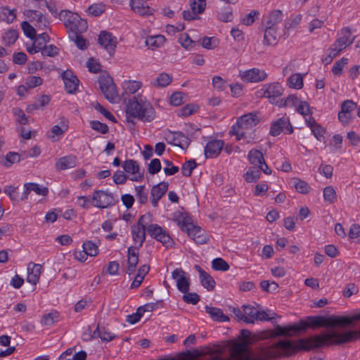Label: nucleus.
I'll return each instance as SVG.
<instances>
[{"instance_id": "2f4dec72", "label": "nucleus", "mask_w": 360, "mask_h": 360, "mask_svg": "<svg viewBox=\"0 0 360 360\" xmlns=\"http://www.w3.org/2000/svg\"><path fill=\"white\" fill-rule=\"evenodd\" d=\"M290 184L295 187V190L302 194H307L310 191V186L309 184L299 179V178H293L292 179Z\"/></svg>"}, {"instance_id": "473e14b6", "label": "nucleus", "mask_w": 360, "mask_h": 360, "mask_svg": "<svg viewBox=\"0 0 360 360\" xmlns=\"http://www.w3.org/2000/svg\"><path fill=\"white\" fill-rule=\"evenodd\" d=\"M248 158L250 162L256 167L262 164V162L264 160L262 153L255 149H252L249 151Z\"/></svg>"}, {"instance_id": "8fccbe9b", "label": "nucleus", "mask_w": 360, "mask_h": 360, "mask_svg": "<svg viewBox=\"0 0 360 360\" xmlns=\"http://www.w3.org/2000/svg\"><path fill=\"white\" fill-rule=\"evenodd\" d=\"M21 28L27 37L34 39L37 37L35 28H34L27 21H22L21 22Z\"/></svg>"}, {"instance_id": "774afa93", "label": "nucleus", "mask_w": 360, "mask_h": 360, "mask_svg": "<svg viewBox=\"0 0 360 360\" xmlns=\"http://www.w3.org/2000/svg\"><path fill=\"white\" fill-rule=\"evenodd\" d=\"M148 172L154 175L161 170V163L159 159H153L148 167Z\"/></svg>"}, {"instance_id": "7ed1b4c3", "label": "nucleus", "mask_w": 360, "mask_h": 360, "mask_svg": "<svg viewBox=\"0 0 360 360\" xmlns=\"http://www.w3.org/2000/svg\"><path fill=\"white\" fill-rule=\"evenodd\" d=\"M174 221L182 231L186 232L197 244L202 245L207 243L209 238L205 231L193 223V220L187 212H175Z\"/></svg>"}, {"instance_id": "aec40b11", "label": "nucleus", "mask_w": 360, "mask_h": 360, "mask_svg": "<svg viewBox=\"0 0 360 360\" xmlns=\"http://www.w3.org/2000/svg\"><path fill=\"white\" fill-rule=\"evenodd\" d=\"M41 269V264L30 262L27 265V281L35 285L39 282Z\"/></svg>"}, {"instance_id": "c9c22d12", "label": "nucleus", "mask_w": 360, "mask_h": 360, "mask_svg": "<svg viewBox=\"0 0 360 360\" xmlns=\"http://www.w3.org/2000/svg\"><path fill=\"white\" fill-rule=\"evenodd\" d=\"M139 247L131 246L127 250V264L137 266L139 262Z\"/></svg>"}, {"instance_id": "3c124183", "label": "nucleus", "mask_w": 360, "mask_h": 360, "mask_svg": "<svg viewBox=\"0 0 360 360\" xmlns=\"http://www.w3.org/2000/svg\"><path fill=\"white\" fill-rule=\"evenodd\" d=\"M82 248L86 255L96 256L98 254V249L97 245L90 240L84 242Z\"/></svg>"}, {"instance_id": "412c9836", "label": "nucleus", "mask_w": 360, "mask_h": 360, "mask_svg": "<svg viewBox=\"0 0 360 360\" xmlns=\"http://www.w3.org/2000/svg\"><path fill=\"white\" fill-rule=\"evenodd\" d=\"M257 116L252 112L245 114L237 120L236 125L241 129H248L257 124Z\"/></svg>"}, {"instance_id": "338daca9", "label": "nucleus", "mask_w": 360, "mask_h": 360, "mask_svg": "<svg viewBox=\"0 0 360 360\" xmlns=\"http://www.w3.org/2000/svg\"><path fill=\"white\" fill-rule=\"evenodd\" d=\"M179 41L181 46L186 49H191L192 46L195 45V41H193L189 35L186 33L181 34Z\"/></svg>"}, {"instance_id": "5fc2aeb1", "label": "nucleus", "mask_w": 360, "mask_h": 360, "mask_svg": "<svg viewBox=\"0 0 360 360\" xmlns=\"http://www.w3.org/2000/svg\"><path fill=\"white\" fill-rule=\"evenodd\" d=\"M105 11V6L102 4H94L89 6L86 12L93 16H99Z\"/></svg>"}, {"instance_id": "9d476101", "label": "nucleus", "mask_w": 360, "mask_h": 360, "mask_svg": "<svg viewBox=\"0 0 360 360\" xmlns=\"http://www.w3.org/2000/svg\"><path fill=\"white\" fill-rule=\"evenodd\" d=\"M299 332L304 331L307 328H310L316 329L320 327L328 328V317L322 316H310L306 320H301L297 324Z\"/></svg>"}, {"instance_id": "4468645a", "label": "nucleus", "mask_w": 360, "mask_h": 360, "mask_svg": "<svg viewBox=\"0 0 360 360\" xmlns=\"http://www.w3.org/2000/svg\"><path fill=\"white\" fill-rule=\"evenodd\" d=\"M61 77L64 82L66 91L68 94L75 93L78 89L79 80L72 71L70 70L63 71Z\"/></svg>"}, {"instance_id": "bf43d9fd", "label": "nucleus", "mask_w": 360, "mask_h": 360, "mask_svg": "<svg viewBox=\"0 0 360 360\" xmlns=\"http://www.w3.org/2000/svg\"><path fill=\"white\" fill-rule=\"evenodd\" d=\"M323 198L326 201L330 203L333 202L336 200V193L333 186H328L323 189Z\"/></svg>"}, {"instance_id": "bb28decb", "label": "nucleus", "mask_w": 360, "mask_h": 360, "mask_svg": "<svg viewBox=\"0 0 360 360\" xmlns=\"http://www.w3.org/2000/svg\"><path fill=\"white\" fill-rule=\"evenodd\" d=\"M76 157L74 155H68L59 158L56 164L58 169L65 170L72 168L76 166Z\"/></svg>"}, {"instance_id": "a19ab883", "label": "nucleus", "mask_w": 360, "mask_h": 360, "mask_svg": "<svg viewBox=\"0 0 360 360\" xmlns=\"http://www.w3.org/2000/svg\"><path fill=\"white\" fill-rule=\"evenodd\" d=\"M58 53L59 49L56 46L53 44L46 45L42 44L41 50V54L42 56L55 57L58 56Z\"/></svg>"}, {"instance_id": "a878e982", "label": "nucleus", "mask_w": 360, "mask_h": 360, "mask_svg": "<svg viewBox=\"0 0 360 360\" xmlns=\"http://www.w3.org/2000/svg\"><path fill=\"white\" fill-rule=\"evenodd\" d=\"M299 333V328L297 324L290 325L289 326H281L276 325L275 326L274 336H291L292 334Z\"/></svg>"}, {"instance_id": "e2e57ef3", "label": "nucleus", "mask_w": 360, "mask_h": 360, "mask_svg": "<svg viewBox=\"0 0 360 360\" xmlns=\"http://www.w3.org/2000/svg\"><path fill=\"white\" fill-rule=\"evenodd\" d=\"M43 79L38 76H29L27 77L25 84L28 89H33L34 87L41 85Z\"/></svg>"}, {"instance_id": "a211bd4d", "label": "nucleus", "mask_w": 360, "mask_h": 360, "mask_svg": "<svg viewBox=\"0 0 360 360\" xmlns=\"http://www.w3.org/2000/svg\"><path fill=\"white\" fill-rule=\"evenodd\" d=\"M167 140L169 143L186 149L191 142L190 139L181 131H174L168 135Z\"/></svg>"}, {"instance_id": "49530a36", "label": "nucleus", "mask_w": 360, "mask_h": 360, "mask_svg": "<svg viewBox=\"0 0 360 360\" xmlns=\"http://www.w3.org/2000/svg\"><path fill=\"white\" fill-rule=\"evenodd\" d=\"M212 267L215 271H226L230 268L229 264L222 258H215L212 262Z\"/></svg>"}, {"instance_id": "4be33fe9", "label": "nucleus", "mask_w": 360, "mask_h": 360, "mask_svg": "<svg viewBox=\"0 0 360 360\" xmlns=\"http://www.w3.org/2000/svg\"><path fill=\"white\" fill-rule=\"evenodd\" d=\"M129 5L131 10L140 15L146 16L153 14L151 8L143 0H130Z\"/></svg>"}, {"instance_id": "7c9ffc66", "label": "nucleus", "mask_w": 360, "mask_h": 360, "mask_svg": "<svg viewBox=\"0 0 360 360\" xmlns=\"http://www.w3.org/2000/svg\"><path fill=\"white\" fill-rule=\"evenodd\" d=\"M267 311H269V309L266 311L260 310L258 308L255 311L254 315L251 317V319H252V322L251 323H254L255 321H269L271 323H274V319H275L276 314L273 313V316H269V314L267 313Z\"/></svg>"}, {"instance_id": "1a4fd4ad", "label": "nucleus", "mask_w": 360, "mask_h": 360, "mask_svg": "<svg viewBox=\"0 0 360 360\" xmlns=\"http://www.w3.org/2000/svg\"><path fill=\"white\" fill-rule=\"evenodd\" d=\"M92 200L94 206L104 209L115 205L118 200H116L113 193L103 190L95 191L93 193Z\"/></svg>"}, {"instance_id": "4d7b16f0", "label": "nucleus", "mask_w": 360, "mask_h": 360, "mask_svg": "<svg viewBox=\"0 0 360 360\" xmlns=\"http://www.w3.org/2000/svg\"><path fill=\"white\" fill-rule=\"evenodd\" d=\"M142 86L141 82L137 81H129L124 84V89L127 94H135Z\"/></svg>"}, {"instance_id": "f257e3e1", "label": "nucleus", "mask_w": 360, "mask_h": 360, "mask_svg": "<svg viewBox=\"0 0 360 360\" xmlns=\"http://www.w3.org/2000/svg\"><path fill=\"white\" fill-rule=\"evenodd\" d=\"M358 336H360V330H349L340 333L333 330L321 335L299 339L297 342L283 340L275 344L264 342L262 345V347L269 346L272 349V355L269 358L270 359L276 356L277 351L280 352L283 356H290L301 349L310 351L324 346L340 345L347 343L356 340Z\"/></svg>"}, {"instance_id": "f3484780", "label": "nucleus", "mask_w": 360, "mask_h": 360, "mask_svg": "<svg viewBox=\"0 0 360 360\" xmlns=\"http://www.w3.org/2000/svg\"><path fill=\"white\" fill-rule=\"evenodd\" d=\"M58 18L64 22L65 27L71 31L74 30L76 22L79 20V15L77 13H72L68 10L60 11Z\"/></svg>"}, {"instance_id": "cd10ccee", "label": "nucleus", "mask_w": 360, "mask_h": 360, "mask_svg": "<svg viewBox=\"0 0 360 360\" xmlns=\"http://www.w3.org/2000/svg\"><path fill=\"white\" fill-rule=\"evenodd\" d=\"M22 153L8 152L6 156L0 157V164L5 167H10L15 162L21 161Z\"/></svg>"}, {"instance_id": "6e6d98bb", "label": "nucleus", "mask_w": 360, "mask_h": 360, "mask_svg": "<svg viewBox=\"0 0 360 360\" xmlns=\"http://www.w3.org/2000/svg\"><path fill=\"white\" fill-rule=\"evenodd\" d=\"M206 6L205 0H191L190 7L191 11H197L198 13H202Z\"/></svg>"}, {"instance_id": "0e129e2a", "label": "nucleus", "mask_w": 360, "mask_h": 360, "mask_svg": "<svg viewBox=\"0 0 360 360\" xmlns=\"http://www.w3.org/2000/svg\"><path fill=\"white\" fill-rule=\"evenodd\" d=\"M27 185L30 186V191H34L38 195L46 196L49 193L47 187H41L38 184L27 183Z\"/></svg>"}, {"instance_id": "c03bdc74", "label": "nucleus", "mask_w": 360, "mask_h": 360, "mask_svg": "<svg viewBox=\"0 0 360 360\" xmlns=\"http://www.w3.org/2000/svg\"><path fill=\"white\" fill-rule=\"evenodd\" d=\"M348 59L342 58L341 59L335 62L333 68L332 72L334 75L340 76L342 74L344 68L348 64Z\"/></svg>"}, {"instance_id": "2eb2a0df", "label": "nucleus", "mask_w": 360, "mask_h": 360, "mask_svg": "<svg viewBox=\"0 0 360 360\" xmlns=\"http://www.w3.org/2000/svg\"><path fill=\"white\" fill-rule=\"evenodd\" d=\"M185 274L186 272L181 269H176L172 273V278L176 281L177 289L183 293L188 292L190 287L189 278Z\"/></svg>"}, {"instance_id": "423d86ee", "label": "nucleus", "mask_w": 360, "mask_h": 360, "mask_svg": "<svg viewBox=\"0 0 360 360\" xmlns=\"http://www.w3.org/2000/svg\"><path fill=\"white\" fill-rule=\"evenodd\" d=\"M356 321H360V312L356 314L353 316H330L328 317V328H331V329L328 330L326 333H329L330 331L335 329L334 328H344L348 326L354 325V322ZM338 333V330H336ZM326 332H322L318 335H321ZM340 333H342L340 332Z\"/></svg>"}, {"instance_id": "a18cd8bd", "label": "nucleus", "mask_w": 360, "mask_h": 360, "mask_svg": "<svg viewBox=\"0 0 360 360\" xmlns=\"http://www.w3.org/2000/svg\"><path fill=\"white\" fill-rule=\"evenodd\" d=\"M18 38V32L15 30H9L4 33L3 41L6 46L13 44Z\"/></svg>"}, {"instance_id": "680f3d73", "label": "nucleus", "mask_w": 360, "mask_h": 360, "mask_svg": "<svg viewBox=\"0 0 360 360\" xmlns=\"http://www.w3.org/2000/svg\"><path fill=\"white\" fill-rule=\"evenodd\" d=\"M298 103V98L295 95H289L284 101L281 99L278 104V107L295 106Z\"/></svg>"}, {"instance_id": "79ce46f5", "label": "nucleus", "mask_w": 360, "mask_h": 360, "mask_svg": "<svg viewBox=\"0 0 360 360\" xmlns=\"http://www.w3.org/2000/svg\"><path fill=\"white\" fill-rule=\"evenodd\" d=\"M288 83L290 87L296 89H302L303 86V78L301 74L297 73L292 75L288 79Z\"/></svg>"}, {"instance_id": "de8ad7c7", "label": "nucleus", "mask_w": 360, "mask_h": 360, "mask_svg": "<svg viewBox=\"0 0 360 360\" xmlns=\"http://www.w3.org/2000/svg\"><path fill=\"white\" fill-rule=\"evenodd\" d=\"M202 285L207 290H212L215 288L216 283L213 278L208 274L200 277Z\"/></svg>"}, {"instance_id": "ea45409f", "label": "nucleus", "mask_w": 360, "mask_h": 360, "mask_svg": "<svg viewBox=\"0 0 360 360\" xmlns=\"http://www.w3.org/2000/svg\"><path fill=\"white\" fill-rule=\"evenodd\" d=\"M283 13L281 10H275L268 15L266 22L267 26L275 27V25L282 20Z\"/></svg>"}, {"instance_id": "dca6fc26", "label": "nucleus", "mask_w": 360, "mask_h": 360, "mask_svg": "<svg viewBox=\"0 0 360 360\" xmlns=\"http://www.w3.org/2000/svg\"><path fill=\"white\" fill-rule=\"evenodd\" d=\"M98 44L104 46L105 49L111 54L115 51L117 46V39L112 33L107 31H101L98 38Z\"/></svg>"}, {"instance_id": "052dcab7", "label": "nucleus", "mask_w": 360, "mask_h": 360, "mask_svg": "<svg viewBox=\"0 0 360 360\" xmlns=\"http://www.w3.org/2000/svg\"><path fill=\"white\" fill-rule=\"evenodd\" d=\"M90 126L94 130H96L103 134H107L109 131L108 126L106 124L102 123L99 121H91Z\"/></svg>"}, {"instance_id": "ddd939ff", "label": "nucleus", "mask_w": 360, "mask_h": 360, "mask_svg": "<svg viewBox=\"0 0 360 360\" xmlns=\"http://www.w3.org/2000/svg\"><path fill=\"white\" fill-rule=\"evenodd\" d=\"M241 79L245 82H259L267 77V74L264 70L252 68L240 72Z\"/></svg>"}, {"instance_id": "f03ea898", "label": "nucleus", "mask_w": 360, "mask_h": 360, "mask_svg": "<svg viewBox=\"0 0 360 360\" xmlns=\"http://www.w3.org/2000/svg\"><path fill=\"white\" fill-rule=\"evenodd\" d=\"M126 113L127 115L126 121L130 128L135 125L134 121L131 117L137 118L144 122H151L155 117V112L153 106L148 103L142 102L141 99L138 101L135 96L129 101L126 107Z\"/></svg>"}, {"instance_id": "37998d69", "label": "nucleus", "mask_w": 360, "mask_h": 360, "mask_svg": "<svg viewBox=\"0 0 360 360\" xmlns=\"http://www.w3.org/2000/svg\"><path fill=\"white\" fill-rule=\"evenodd\" d=\"M197 163L195 160L186 161L181 166V174L184 176H191L193 170L196 168Z\"/></svg>"}, {"instance_id": "c756f323", "label": "nucleus", "mask_w": 360, "mask_h": 360, "mask_svg": "<svg viewBox=\"0 0 360 360\" xmlns=\"http://www.w3.org/2000/svg\"><path fill=\"white\" fill-rule=\"evenodd\" d=\"M277 42L276 28L274 27L267 26L264 35V43L268 46H274L276 45Z\"/></svg>"}, {"instance_id": "4c0bfd02", "label": "nucleus", "mask_w": 360, "mask_h": 360, "mask_svg": "<svg viewBox=\"0 0 360 360\" xmlns=\"http://www.w3.org/2000/svg\"><path fill=\"white\" fill-rule=\"evenodd\" d=\"M172 81V77L169 75L162 72L159 74L157 79L153 82V84L157 87H165Z\"/></svg>"}, {"instance_id": "09e8293b", "label": "nucleus", "mask_w": 360, "mask_h": 360, "mask_svg": "<svg viewBox=\"0 0 360 360\" xmlns=\"http://www.w3.org/2000/svg\"><path fill=\"white\" fill-rule=\"evenodd\" d=\"M58 313L57 311H51L43 316L41 323L45 326H51L58 321Z\"/></svg>"}, {"instance_id": "c85d7f7f", "label": "nucleus", "mask_w": 360, "mask_h": 360, "mask_svg": "<svg viewBox=\"0 0 360 360\" xmlns=\"http://www.w3.org/2000/svg\"><path fill=\"white\" fill-rule=\"evenodd\" d=\"M169 184L165 181H162L158 184L153 186L150 190V197H155L160 200L166 193Z\"/></svg>"}, {"instance_id": "6e6552de", "label": "nucleus", "mask_w": 360, "mask_h": 360, "mask_svg": "<svg viewBox=\"0 0 360 360\" xmlns=\"http://www.w3.org/2000/svg\"><path fill=\"white\" fill-rule=\"evenodd\" d=\"M147 232L151 238L160 242L166 248L172 247L174 244L173 239L168 232L158 224H149L147 226Z\"/></svg>"}, {"instance_id": "39448f33", "label": "nucleus", "mask_w": 360, "mask_h": 360, "mask_svg": "<svg viewBox=\"0 0 360 360\" xmlns=\"http://www.w3.org/2000/svg\"><path fill=\"white\" fill-rule=\"evenodd\" d=\"M152 221L153 216L150 213L148 212L139 217L137 221V226H131L132 238L135 243L139 242V248L143 245L146 240L147 226L149 224L152 223Z\"/></svg>"}, {"instance_id": "69168bd1", "label": "nucleus", "mask_w": 360, "mask_h": 360, "mask_svg": "<svg viewBox=\"0 0 360 360\" xmlns=\"http://www.w3.org/2000/svg\"><path fill=\"white\" fill-rule=\"evenodd\" d=\"M182 297L183 300L187 304H197L200 301V296L195 292H186L184 293Z\"/></svg>"}, {"instance_id": "13d9d810", "label": "nucleus", "mask_w": 360, "mask_h": 360, "mask_svg": "<svg viewBox=\"0 0 360 360\" xmlns=\"http://www.w3.org/2000/svg\"><path fill=\"white\" fill-rule=\"evenodd\" d=\"M145 186L135 187L136 195L140 204H145L148 201V193L144 191Z\"/></svg>"}, {"instance_id": "6ab92c4d", "label": "nucleus", "mask_w": 360, "mask_h": 360, "mask_svg": "<svg viewBox=\"0 0 360 360\" xmlns=\"http://www.w3.org/2000/svg\"><path fill=\"white\" fill-rule=\"evenodd\" d=\"M222 140L214 139L210 141L205 146L204 154L206 158H214L219 155L224 147Z\"/></svg>"}, {"instance_id": "5701e85b", "label": "nucleus", "mask_w": 360, "mask_h": 360, "mask_svg": "<svg viewBox=\"0 0 360 360\" xmlns=\"http://www.w3.org/2000/svg\"><path fill=\"white\" fill-rule=\"evenodd\" d=\"M60 126L54 125L51 129V135H49V139H51L53 141H58V139H56V136H60L63 135L65 131L68 129V120L64 117H60Z\"/></svg>"}, {"instance_id": "72a5a7b5", "label": "nucleus", "mask_w": 360, "mask_h": 360, "mask_svg": "<svg viewBox=\"0 0 360 360\" xmlns=\"http://www.w3.org/2000/svg\"><path fill=\"white\" fill-rule=\"evenodd\" d=\"M98 336L103 341L109 342L115 338L116 335L107 330L105 328H100L99 326H97L96 329L94 332V337Z\"/></svg>"}, {"instance_id": "864d4df0", "label": "nucleus", "mask_w": 360, "mask_h": 360, "mask_svg": "<svg viewBox=\"0 0 360 360\" xmlns=\"http://www.w3.org/2000/svg\"><path fill=\"white\" fill-rule=\"evenodd\" d=\"M94 108L101 113L108 120L116 122V119L115 116L108 110H107L103 105H101L99 103L96 102L93 103Z\"/></svg>"}, {"instance_id": "f704fd0d", "label": "nucleus", "mask_w": 360, "mask_h": 360, "mask_svg": "<svg viewBox=\"0 0 360 360\" xmlns=\"http://www.w3.org/2000/svg\"><path fill=\"white\" fill-rule=\"evenodd\" d=\"M16 18V10L10 9L8 6L4 7L0 12V19L8 23H11Z\"/></svg>"}, {"instance_id": "f8f14e48", "label": "nucleus", "mask_w": 360, "mask_h": 360, "mask_svg": "<svg viewBox=\"0 0 360 360\" xmlns=\"http://www.w3.org/2000/svg\"><path fill=\"white\" fill-rule=\"evenodd\" d=\"M122 167L125 172L133 174V176L129 178L131 181H141L143 180L144 170L141 172L137 161L132 159L127 160L123 162Z\"/></svg>"}, {"instance_id": "20e7f679", "label": "nucleus", "mask_w": 360, "mask_h": 360, "mask_svg": "<svg viewBox=\"0 0 360 360\" xmlns=\"http://www.w3.org/2000/svg\"><path fill=\"white\" fill-rule=\"evenodd\" d=\"M99 89L105 98L111 103H118L120 101L113 79L108 75H101L98 80Z\"/></svg>"}, {"instance_id": "9b49d317", "label": "nucleus", "mask_w": 360, "mask_h": 360, "mask_svg": "<svg viewBox=\"0 0 360 360\" xmlns=\"http://www.w3.org/2000/svg\"><path fill=\"white\" fill-rule=\"evenodd\" d=\"M282 131L285 134H291L293 133V127L288 117H282L271 124L269 134L273 136H278Z\"/></svg>"}, {"instance_id": "b1692460", "label": "nucleus", "mask_w": 360, "mask_h": 360, "mask_svg": "<svg viewBox=\"0 0 360 360\" xmlns=\"http://www.w3.org/2000/svg\"><path fill=\"white\" fill-rule=\"evenodd\" d=\"M205 311L209 314L210 318L217 322L229 321V317L224 314L222 310L217 307L205 306Z\"/></svg>"}, {"instance_id": "393cba45", "label": "nucleus", "mask_w": 360, "mask_h": 360, "mask_svg": "<svg viewBox=\"0 0 360 360\" xmlns=\"http://www.w3.org/2000/svg\"><path fill=\"white\" fill-rule=\"evenodd\" d=\"M342 36L336 39L335 44L342 50L350 45L354 40V37L349 39L351 30L349 27H345L342 30Z\"/></svg>"}, {"instance_id": "0eeeda50", "label": "nucleus", "mask_w": 360, "mask_h": 360, "mask_svg": "<svg viewBox=\"0 0 360 360\" xmlns=\"http://www.w3.org/2000/svg\"><path fill=\"white\" fill-rule=\"evenodd\" d=\"M283 93V88L278 82H274L269 84L264 85L263 88L257 92L259 97H266L269 99L271 103L278 106L279 101L281 100L278 98Z\"/></svg>"}, {"instance_id": "603ef678", "label": "nucleus", "mask_w": 360, "mask_h": 360, "mask_svg": "<svg viewBox=\"0 0 360 360\" xmlns=\"http://www.w3.org/2000/svg\"><path fill=\"white\" fill-rule=\"evenodd\" d=\"M71 38L74 40L78 49L81 50L87 49V41L78 32L75 31Z\"/></svg>"}, {"instance_id": "e433bc0d", "label": "nucleus", "mask_w": 360, "mask_h": 360, "mask_svg": "<svg viewBox=\"0 0 360 360\" xmlns=\"http://www.w3.org/2000/svg\"><path fill=\"white\" fill-rule=\"evenodd\" d=\"M260 174V170L258 167H252L244 174V179L250 183L256 182L259 179Z\"/></svg>"}, {"instance_id": "58836bf2", "label": "nucleus", "mask_w": 360, "mask_h": 360, "mask_svg": "<svg viewBox=\"0 0 360 360\" xmlns=\"http://www.w3.org/2000/svg\"><path fill=\"white\" fill-rule=\"evenodd\" d=\"M165 39L162 35H157L154 37H148L146 41V45L151 49H155L159 47L165 41Z\"/></svg>"}]
</instances>
